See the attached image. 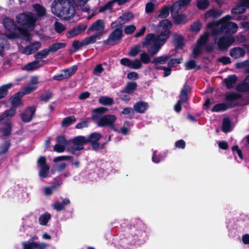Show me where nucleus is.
Here are the masks:
<instances>
[{
	"instance_id": "48",
	"label": "nucleus",
	"mask_w": 249,
	"mask_h": 249,
	"mask_svg": "<svg viewBox=\"0 0 249 249\" xmlns=\"http://www.w3.org/2000/svg\"><path fill=\"white\" fill-rule=\"evenodd\" d=\"M99 102L100 104L104 105H111L113 103V99L108 97L102 96L99 99Z\"/></svg>"
},
{
	"instance_id": "3",
	"label": "nucleus",
	"mask_w": 249,
	"mask_h": 249,
	"mask_svg": "<svg viewBox=\"0 0 249 249\" xmlns=\"http://www.w3.org/2000/svg\"><path fill=\"white\" fill-rule=\"evenodd\" d=\"M51 11L55 16L65 19L72 18L75 8L69 0H54L51 6Z\"/></svg>"
},
{
	"instance_id": "43",
	"label": "nucleus",
	"mask_w": 249,
	"mask_h": 249,
	"mask_svg": "<svg viewBox=\"0 0 249 249\" xmlns=\"http://www.w3.org/2000/svg\"><path fill=\"white\" fill-rule=\"evenodd\" d=\"M76 122V118L73 116H69L63 119L62 125L63 127L68 126Z\"/></svg>"
},
{
	"instance_id": "14",
	"label": "nucleus",
	"mask_w": 249,
	"mask_h": 249,
	"mask_svg": "<svg viewBox=\"0 0 249 249\" xmlns=\"http://www.w3.org/2000/svg\"><path fill=\"white\" fill-rule=\"evenodd\" d=\"M133 18V15L131 13H127L123 14L119 17L117 20L111 24L112 28H115L126 23Z\"/></svg>"
},
{
	"instance_id": "6",
	"label": "nucleus",
	"mask_w": 249,
	"mask_h": 249,
	"mask_svg": "<svg viewBox=\"0 0 249 249\" xmlns=\"http://www.w3.org/2000/svg\"><path fill=\"white\" fill-rule=\"evenodd\" d=\"M17 22L22 27V30L28 31L33 30L35 26V23L37 20L36 16L32 13L27 14L22 13L17 16Z\"/></svg>"
},
{
	"instance_id": "23",
	"label": "nucleus",
	"mask_w": 249,
	"mask_h": 249,
	"mask_svg": "<svg viewBox=\"0 0 249 249\" xmlns=\"http://www.w3.org/2000/svg\"><path fill=\"white\" fill-rule=\"evenodd\" d=\"M192 0H179L174 3L172 9H173V13H178L179 10H180L187 5H188Z\"/></svg>"
},
{
	"instance_id": "62",
	"label": "nucleus",
	"mask_w": 249,
	"mask_h": 249,
	"mask_svg": "<svg viewBox=\"0 0 249 249\" xmlns=\"http://www.w3.org/2000/svg\"><path fill=\"white\" fill-rule=\"evenodd\" d=\"M249 65V61H245L242 62L237 63L236 67L238 69L245 68L246 71H247V67Z\"/></svg>"
},
{
	"instance_id": "15",
	"label": "nucleus",
	"mask_w": 249,
	"mask_h": 249,
	"mask_svg": "<svg viewBox=\"0 0 249 249\" xmlns=\"http://www.w3.org/2000/svg\"><path fill=\"white\" fill-rule=\"evenodd\" d=\"M16 109L11 107L5 111L0 116V125L2 124L9 123V121L15 115Z\"/></svg>"
},
{
	"instance_id": "51",
	"label": "nucleus",
	"mask_w": 249,
	"mask_h": 249,
	"mask_svg": "<svg viewBox=\"0 0 249 249\" xmlns=\"http://www.w3.org/2000/svg\"><path fill=\"white\" fill-rule=\"evenodd\" d=\"M66 167L65 163H61L58 165H53L52 169V172L53 174L55 171L61 172L63 171Z\"/></svg>"
},
{
	"instance_id": "21",
	"label": "nucleus",
	"mask_w": 249,
	"mask_h": 249,
	"mask_svg": "<svg viewBox=\"0 0 249 249\" xmlns=\"http://www.w3.org/2000/svg\"><path fill=\"white\" fill-rule=\"evenodd\" d=\"M40 47V42L36 41L25 47L23 49L22 53L26 55H30L37 51Z\"/></svg>"
},
{
	"instance_id": "35",
	"label": "nucleus",
	"mask_w": 249,
	"mask_h": 249,
	"mask_svg": "<svg viewBox=\"0 0 249 249\" xmlns=\"http://www.w3.org/2000/svg\"><path fill=\"white\" fill-rule=\"evenodd\" d=\"M116 3L118 4V0H111L107 3L105 5L101 7L100 8L99 11L100 12H104L106 11H108L109 12H111L112 11L113 6Z\"/></svg>"
},
{
	"instance_id": "49",
	"label": "nucleus",
	"mask_w": 249,
	"mask_h": 249,
	"mask_svg": "<svg viewBox=\"0 0 249 249\" xmlns=\"http://www.w3.org/2000/svg\"><path fill=\"white\" fill-rule=\"evenodd\" d=\"M209 5V1L208 0H198L196 1V5L198 9L204 10Z\"/></svg>"
},
{
	"instance_id": "52",
	"label": "nucleus",
	"mask_w": 249,
	"mask_h": 249,
	"mask_svg": "<svg viewBox=\"0 0 249 249\" xmlns=\"http://www.w3.org/2000/svg\"><path fill=\"white\" fill-rule=\"evenodd\" d=\"M19 97H22L21 95H18L17 93L14 96L11 98V102L13 106H18L21 104V100Z\"/></svg>"
},
{
	"instance_id": "19",
	"label": "nucleus",
	"mask_w": 249,
	"mask_h": 249,
	"mask_svg": "<svg viewBox=\"0 0 249 249\" xmlns=\"http://www.w3.org/2000/svg\"><path fill=\"white\" fill-rule=\"evenodd\" d=\"M45 63V61L42 60H35L25 65L23 69L27 71H35L43 66Z\"/></svg>"
},
{
	"instance_id": "38",
	"label": "nucleus",
	"mask_w": 249,
	"mask_h": 249,
	"mask_svg": "<svg viewBox=\"0 0 249 249\" xmlns=\"http://www.w3.org/2000/svg\"><path fill=\"white\" fill-rule=\"evenodd\" d=\"M102 137V135L99 133H93L90 134L88 138H86L87 143L90 142H98Z\"/></svg>"
},
{
	"instance_id": "8",
	"label": "nucleus",
	"mask_w": 249,
	"mask_h": 249,
	"mask_svg": "<svg viewBox=\"0 0 249 249\" xmlns=\"http://www.w3.org/2000/svg\"><path fill=\"white\" fill-rule=\"evenodd\" d=\"M172 26L171 22L168 19H165L162 20L160 24V27L162 28V30H164L163 33L160 35H155L152 34V35L156 38V41H158L160 44H162V45L164 44L167 39L168 38L170 34V29L171 28Z\"/></svg>"
},
{
	"instance_id": "45",
	"label": "nucleus",
	"mask_w": 249,
	"mask_h": 249,
	"mask_svg": "<svg viewBox=\"0 0 249 249\" xmlns=\"http://www.w3.org/2000/svg\"><path fill=\"white\" fill-rule=\"evenodd\" d=\"M35 11L37 13L38 17H42L45 15L46 9L43 7L39 4H35L34 5Z\"/></svg>"
},
{
	"instance_id": "37",
	"label": "nucleus",
	"mask_w": 249,
	"mask_h": 249,
	"mask_svg": "<svg viewBox=\"0 0 249 249\" xmlns=\"http://www.w3.org/2000/svg\"><path fill=\"white\" fill-rule=\"evenodd\" d=\"M70 201L69 199L66 198L62 202H56L53 203V208L57 211H60L64 209L66 205L70 204Z\"/></svg>"
},
{
	"instance_id": "4",
	"label": "nucleus",
	"mask_w": 249,
	"mask_h": 249,
	"mask_svg": "<svg viewBox=\"0 0 249 249\" xmlns=\"http://www.w3.org/2000/svg\"><path fill=\"white\" fill-rule=\"evenodd\" d=\"M3 25L9 33H6L7 37L9 39H14L23 36L27 39H30L31 34L28 31L22 30L20 27H17L14 21L9 18H5L3 21Z\"/></svg>"
},
{
	"instance_id": "20",
	"label": "nucleus",
	"mask_w": 249,
	"mask_h": 249,
	"mask_svg": "<svg viewBox=\"0 0 249 249\" xmlns=\"http://www.w3.org/2000/svg\"><path fill=\"white\" fill-rule=\"evenodd\" d=\"M170 58V56L168 55H161L154 58L151 62L155 65V69L160 70L163 67L160 65L165 64Z\"/></svg>"
},
{
	"instance_id": "22",
	"label": "nucleus",
	"mask_w": 249,
	"mask_h": 249,
	"mask_svg": "<svg viewBox=\"0 0 249 249\" xmlns=\"http://www.w3.org/2000/svg\"><path fill=\"white\" fill-rule=\"evenodd\" d=\"M73 148L76 150H80L83 149V145L87 143L86 137L78 136L73 140Z\"/></svg>"
},
{
	"instance_id": "56",
	"label": "nucleus",
	"mask_w": 249,
	"mask_h": 249,
	"mask_svg": "<svg viewBox=\"0 0 249 249\" xmlns=\"http://www.w3.org/2000/svg\"><path fill=\"white\" fill-rule=\"evenodd\" d=\"M174 42L177 48H182L183 45V37L181 36H175Z\"/></svg>"
},
{
	"instance_id": "24",
	"label": "nucleus",
	"mask_w": 249,
	"mask_h": 249,
	"mask_svg": "<svg viewBox=\"0 0 249 249\" xmlns=\"http://www.w3.org/2000/svg\"><path fill=\"white\" fill-rule=\"evenodd\" d=\"M249 7V0H242L241 4L237 5L232 10V13L240 14L246 11V7Z\"/></svg>"
},
{
	"instance_id": "11",
	"label": "nucleus",
	"mask_w": 249,
	"mask_h": 249,
	"mask_svg": "<svg viewBox=\"0 0 249 249\" xmlns=\"http://www.w3.org/2000/svg\"><path fill=\"white\" fill-rule=\"evenodd\" d=\"M210 34L208 32H205L201 35L197 41L196 44L194 47L193 54L195 57L200 55L203 51V47L207 42Z\"/></svg>"
},
{
	"instance_id": "41",
	"label": "nucleus",
	"mask_w": 249,
	"mask_h": 249,
	"mask_svg": "<svg viewBox=\"0 0 249 249\" xmlns=\"http://www.w3.org/2000/svg\"><path fill=\"white\" fill-rule=\"evenodd\" d=\"M77 70V67L76 66H73L69 69L62 70V72L65 74L66 78H68L73 75Z\"/></svg>"
},
{
	"instance_id": "44",
	"label": "nucleus",
	"mask_w": 249,
	"mask_h": 249,
	"mask_svg": "<svg viewBox=\"0 0 249 249\" xmlns=\"http://www.w3.org/2000/svg\"><path fill=\"white\" fill-rule=\"evenodd\" d=\"M49 53L48 49H45L36 53L34 57L36 59H40L46 57Z\"/></svg>"
},
{
	"instance_id": "31",
	"label": "nucleus",
	"mask_w": 249,
	"mask_h": 249,
	"mask_svg": "<svg viewBox=\"0 0 249 249\" xmlns=\"http://www.w3.org/2000/svg\"><path fill=\"white\" fill-rule=\"evenodd\" d=\"M189 90L190 87L187 85H185L181 90L178 102L183 104L187 101V93Z\"/></svg>"
},
{
	"instance_id": "2",
	"label": "nucleus",
	"mask_w": 249,
	"mask_h": 249,
	"mask_svg": "<svg viewBox=\"0 0 249 249\" xmlns=\"http://www.w3.org/2000/svg\"><path fill=\"white\" fill-rule=\"evenodd\" d=\"M231 16H226L219 20L208 24L207 27L211 31L212 36H214L224 32L234 34L237 32L238 27L234 22H231Z\"/></svg>"
},
{
	"instance_id": "34",
	"label": "nucleus",
	"mask_w": 249,
	"mask_h": 249,
	"mask_svg": "<svg viewBox=\"0 0 249 249\" xmlns=\"http://www.w3.org/2000/svg\"><path fill=\"white\" fill-rule=\"evenodd\" d=\"M37 87L35 85L28 84L24 87L23 91L18 92V95H21V96L25 94H28L35 91Z\"/></svg>"
},
{
	"instance_id": "32",
	"label": "nucleus",
	"mask_w": 249,
	"mask_h": 249,
	"mask_svg": "<svg viewBox=\"0 0 249 249\" xmlns=\"http://www.w3.org/2000/svg\"><path fill=\"white\" fill-rule=\"evenodd\" d=\"M13 83H9L0 86V99L6 97L8 94V90L13 87Z\"/></svg>"
},
{
	"instance_id": "50",
	"label": "nucleus",
	"mask_w": 249,
	"mask_h": 249,
	"mask_svg": "<svg viewBox=\"0 0 249 249\" xmlns=\"http://www.w3.org/2000/svg\"><path fill=\"white\" fill-rule=\"evenodd\" d=\"M202 27V23L198 21L195 22L191 25V29L193 32L198 33Z\"/></svg>"
},
{
	"instance_id": "29",
	"label": "nucleus",
	"mask_w": 249,
	"mask_h": 249,
	"mask_svg": "<svg viewBox=\"0 0 249 249\" xmlns=\"http://www.w3.org/2000/svg\"><path fill=\"white\" fill-rule=\"evenodd\" d=\"M245 52L243 49L240 47H235L230 50V55L234 58H238L243 57Z\"/></svg>"
},
{
	"instance_id": "30",
	"label": "nucleus",
	"mask_w": 249,
	"mask_h": 249,
	"mask_svg": "<svg viewBox=\"0 0 249 249\" xmlns=\"http://www.w3.org/2000/svg\"><path fill=\"white\" fill-rule=\"evenodd\" d=\"M148 105L144 102H139L134 105L135 110L139 113H143L148 108Z\"/></svg>"
},
{
	"instance_id": "27",
	"label": "nucleus",
	"mask_w": 249,
	"mask_h": 249,
	"mask_svg": "<svg viewBox=\"0 0 249 249\" xmlns=\"http://www.w3.org/2000/svg\"><path fill=\"white\" fill-rule=\"evenodd\" d=\"M222 14V12L221 11L211 9L204 14V18L206 20L210 18H214L220 17Z\"/></svg>"
},
{
	"instance_id": "18",
	"label": "nucleus",
	"mask_w": 249,
	"mask_h": 249,
	"mask_svg": "<svg viewBox=\"0 0 249 249\" xmlns=\"http://www.w3.org/2000/svg\"><path fill=\"white\" fill-rule=\"evenodd\" d=\"M36 111L35 107L32 106L27 108L24 112L21 114V118L22 121L28 123L32 120Z\"/></svg>"
},
{
	"instance_id": "55",
	"label": "nucleus",
	"mask_w": 249,
	"mask_h": 249,
	"mask_svg": "<svg viewBox=\"0 0 249 249\" xmlns=\"http://www.w3.org/2000/svg\"><path fill=\"white\" fill-rule=\"evenodd\" d=\"M140 51L141 47L139 45H136L130 49L128 55L132 57H135L139 54Z\"/></svg>"
},
{
	"instance_id": "36",
	"label": "nucleus",
	"mask_w": 249,
	"mask_h": 249,
	"mask_svg": "<svg viewBox=\"0 0 249 249\" xmlns=\"http://www.w3.org/2000/svg\"><path fill=\"white\" fill-rule=\"evenodd\" d=\"M237 81V77L234 75H231L224 80V82L228 89H231L234 86Z\"/></svg>"
},
{
	"instance_id": "25",
	"label": "nucleus",
	"mask_w": 249,
	"mask_h": 249,
	"mask_svg": "<svg viewBox=\"0 0 249 249\" xmlns=\"http://www.w3.org/2000/svg\"><path fill=\"white\" fill-rule=\"evenodd\" d=\"M89 0H72L77 9L84 12H89V8L87 3Z\"/></svg>"
},
{
	"instance_id": "63",
	"label": "nucleus",
	"mask_w": 249,
	"mask_h": 249,
	"mask_svg": "<svg viewBox=\"0 0 249 249\" xmlns=\"http://www.w3.org/2000/svg\"><path fill=\"white\" fill-rule=\"evenodd\" d=\"M136 30V27L133 25L126 26L124 29V32L126 34H130Z\"/></svg>"
},
{
	"instance_id": "61",
	"label": "nucleus",
	"mask_w": 249,
	"mask_h": 249,
	"mask_svg": "<svg viewBox=\"0 0 249 249\" xmlns=\"http://www.w3.org/2000/svg\"><path fill=\"white\" fill-rule=\"evenodd\" d=\"M169 14V9L167 7L163 8L160 11L158 15V17L160 18H163L167 17Z\"/></svg>"
},
{
	"instance_id": "39",
	"label": "nucleus",
	"mask_w": 249,
	"mask_h": 249,
	"mask_svg": "<svg viewBox=\"0 0 249 249\" xmlns=\"http://www.w3.org/2000/svg\"><path fill=\"white\" fill-rule=\"evenodd\" d=\"M66 46V44L62 42L55 43L52 45L50 46L48 50L49 52H55L59 49L63 48Z\"/></svg>"
},
{
	"instance_id": "40",
	"label": "nucleus",
	"mask_w": 249,
	"mask_h": 249,
	"mask_svg": "<svg viewBox=\"0 0 249 249\" xmlns=\"http://www.w3.org/2000/svg\"><path fill=\"white\" fill-rule=\"evenodd\" d=\"M137 87V84L135 82H128L124 90L127 93H132L134 92Z\"/></svg>"
},
{
	"instance_id": "17",
	"label": "nucleus",
	"mask_w": 249,
	"mask_h": 249,
	"mask_svg": "<svg viewBox=\"0 0 249 249\" xmlns=\"http://www.w3.org/2000/svg\"><path fill=\"white\" fill-rule=\"evenodd\" d=\"M67 142L63 136H59L56 139V143L53 146V149L58 153H62L65 151Z\"/></svg>"
},
{
	"instance_id": "60",
	"label": "nucleus",
	"mask_w": 249,
	"mask_h": 249,
	"mask_svg": "<svg viewBox=\"0 0 249 249\" xmlns=\"http://www.w3.org/2000/svg\"><path fill=\"white\" fill-rule=\"evenodd\" d=\"M53 96L52 93L50 91H46L40 96V99L44 102H47Z\"/></svg>"
},
{
	"instance_id": "59",
	"label": "nucleus",
	"mask_w": 249,
	"mask_h": 249,
	"mask_svg": "<svg viewBox=\"0 0 249 249\" xmlns=\"http://www.w3.org/2000/svg\"><path fill=\"white\" fill-rule=\"evenodd\" d=\"M104 71V68L102 64H99L96 65L93 70V74L95 75H99Z\"/></svg>"
},
{
	"instance_id": "28",
	"label": "nucleus",
	"mask_w": 249,
	"mask_h": 249,
	"mask_svg": "<svg viewBox=\"0 0 249 249\" xmlns=\"http://www.w3.org/2000/svg\"><path fill=\"white\" fill-rule=\"evenodd\" d=\"M172 15L174 19V21L178 24H184L187 21L186 16L184 14H178V13H173L172 9Z\"/></svg>"
},
{
	"instance_id": "13",
	"label": "nucleus",
	"mask_w": 249,
	"mask_h": 249,
	"mask_svg": "<svg viewBox=\"0 0 249 249\" xmlns=\"http://www.w3.org/2000/svg\"><path fill=\"white\" fill-rule=\"evenodd\" d=\"M37 164L39 167V176L41 178H46L49 176L50 167L46 164V159L45 157H40L37 160Z\"/></svg>"
},
{
	"instance_id": "12",
	"label": "nucleus",
	"mask_w": 249,
	"mask_h": 249,
	"mask_svg": "<svg viewBox=\"0 0 249 249\" xmlns=\"http://www.w3.org/2000/svg\"><path fill=\"white\" fill-rule=\"evenodd\" d=\"M123 37V31L119 28L116 29L110 33L105 43L108 45H113L119 42Z\"/></svg>"
},
{
	"instance_id": "42",
	"label": "nucleus",
	"mask_w": 249,
	"mask_h": 249,
	"mask_svg": "<svg viewBox=\"0 0 249 249\" xmlns=\"http://www.w3.org/2000/svg\"><path fill=\"white\" fill-rule=\"evenodd\" d=\"M107 111L108 109L106 107H100L95 108L93 110V117L98 119V115L105 113Z\"/></svg>"
},
{
	"instance_id": "64",
	"label": "nucleus",
	"mask_w": 249,
	"mask_h": 249,
	"mask_svg": "<svg viewBox=\"0 0 249 249\" xmlns=\"http://www.w3.org/2000/svg\"><path fill=\"white\" fill-rule=\"evenodd\" d=\"M35 249H46L49 245L44 243L35 242Z\"/></svg>"
},
{
	"instance_id": "26",
	"label": "nucleus",
	"mask_w": 249,
	"mask_h": 249,
	"mask_svg": "<svg viewBox=\"0 0 249 249\" xmlns=\"http://www.w3.org/2000/svg\"><path fill=\"white\" fill-rule=\"evenodd\" d=\"M93 44L90 40L88 37L85 38L81 41L78 40H74L72 42V47L75 49L78 50L80 48L84 46H87L89 44Z\"/></svg>"
},
{
	"instance_id": "9",
	"label": "nucleus",
	"mask_w": 249,
	"mask_h": 249,
	"mask_svg": "<svg viewBox=\"0 0 249 249\" xmlns=\"http://www.w3.org/2000/svg\"><path fill=\"white\" fill-rule=\"evenodd\" d=\"M117 118L114 115H106L103 116L98 119L97 124L99 126H108L115 131H118L115 127L114 123Z\"/></svg>"
},
{
	"instance_id": "53",
	"label": "nucleus",
	"mask_w": 249,
	"mask_h": 249,
	"mask_svg": "<svg viewBox=\"0 0 249 249\" xmlns=\"http://www.w3.org/2000/svg\"><path fill=\"white\" fill-rule=\"evenodd\" d=\"M3 136L7 137L9 136L12 131V125L11 123H7L5 127L2 129Z\"/></svg>"
},
{
	"instance_id": "46",
	"label": "nucleus",
	"mask_w": 249,
	"mask_h": 249,
	"mask_svg": "<svg viewBox=\"0 0 249 249\" xmlns=\"http://www.w3.org/2000/svg\"><path fill=\"white\" fill-rule=\"evenodd\" d=\"M50 218V214L46 213L40 216L39 218V223L42 225H45L47 224Z\"/></svg>"
},
{
	"instance_id": "58",
	"label": "nucleus",
	"mask_w": 249,
	"mask_h": 249,
	"mask_svg": "<svg viewBox=\"0 0 249 249\" xmlns=\"http://www.w3.org/2000/svg\"><path fill=\"white\" fill-rule=\"evenodd\" d=\"M54 28L56 32L60 33L64 31L66 27L63 24L56 21L54 23Z\"/></svg>"
},
{
	"instance_id": "54",
	"label": "nucleus",
	"mask_w": 249,
	"mask_h": 249,
	"mask_svg": "<svg viewBox=\"0 0 249 249\" xmlns=\"http://www.w3.org/2000/svg\"><path fill=\"white\" fill-rule=\"evenodd\" d=\"M10 145V142L9 141L5 142L0 146V156L5 154L8 151L9 147Z\"/></svg>"
},
{
	"instance_id": "10",
	"label": "nucleus",
	"mask_w": 249,
	"mask_h": 249,
	"mask_svg": "<svg viewBox=\"0 0 249 249\" xmlns=\"http://www.w3.org/2000/svg\"><path fill=\"white\" fill-rule=\"evenodd\" d=\"M214 42L221 51L227 50L234 41V38L231 36H224L219 39L214 38Z\"/></svg>"
},
{
	"instance_id": "33",
	"label": "nucleus",
	"mask_w": 249,
	"mask_h": 249,
	"mask_svg": "<svg viewBox=\"0 0 249 249\" xmlns=\"http://www.w3.org/2000/svg\"><path fill=\"white\" fill-rule=\"evenodd\" d=\"M236 89L240 92H246L249 89V75L247 76L244 81L237 86Z\"/></svg>"
},
{
	"instance_id": "57",
	"label": "nucleus",
	"mask_w": 249,
	"mask_h": 249,
	"mask_svg": "<svg viewBox=\"0 0 249 249\" xmlns=\"http://www.w3.org/2000/svg\"><path fill=\"white\" fill-rule=\"evenodd\" d=\"M35 242L28 241L23 242L22 245L23 249H35Z\"/></svg>"
},
{
	"instance_id": "16",
	"label": "nucleus",
	"mask_w": 249,
	"mask_h": 249,
	"mask_svg": "<svg viewBox=\"0 0 249 249\" xmlns=\"http://www.w3.org/2000/svg\"><path fill=\"white\" fill-rule=\"evenodd\" d=\"M87 28L86 24L79 25L69 31L66 34V36L71 38L75 37L83 32Z\"/></svg>"
},
{
	"instance_id": "1",
	"label": "nucleus",
	"mask_w": 249,
	"mask_h": 249,
	"mask_svg": "<svg viewBox=\"0 0 249 249\" xmlns=\"http://www.w3.org/2000/svg\"><path fill=\"white\" fill-rule=\"evenodd\" d=\"M142 45L143 48L147 50V53H142L140 59L131 60L127 58H123L120 60L121 64L132 69H139L142 67V63L148 64L151 62V57L158 53L162 46L161 43L160 44L158 41H156L152 34H149L146 36L142 42Z\"/></svg>"
},
{
	"instance_id": "47",
	"label": "nucleus",
	"mask_w": 249,
	"mask_h": 249,
	"mask_svg": "<svg viewBox=\"0 0 249 249\" xmlns=\"http://www.w3.org/2000/svg\"><path fill=\"white\" fill-rule=\"evenodd\" d=\"M231 125L230 120L228 118H224L223 121L222 130L226 133L231 130Z\"/></svg>"
},
{
	"instance_id": "7",
	"label": "nucleus",
	"mask_w": 249,
	"mask_h": 249,
	"mask_svg": "<svg viewBox=\"0 0 249 249\" xmlns=\"http://www.w3.org/2000/svg\"><path fill=\"white\" fill-rule=\"evenodd\" d=\"M225 97L227 103H221L215 105L212 109L213 111H224L228 108L235 106L237 104L236 101L240 98V95L234 92H230L227 93Z\"/></svg>"
},
{
	"instance_id": "5",
	"label": "nucleus",
	"mask_w": 249,
	"mask_h": 249,
	"mask_svg": "<svg viewBox=\"0 0 249 249\" xmlns=\"http://www.w3.org/2000/svg\"><path fill=\"white\" fill-rule=\"evenodd\" d=\"M105 23L103 19H98L92 23L88 28L87 33L88 35L93 34L88 36L89 38L93 44L97 40L101 39L102 36L105 34Z\"/></svg>"
}]
</instances>
